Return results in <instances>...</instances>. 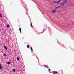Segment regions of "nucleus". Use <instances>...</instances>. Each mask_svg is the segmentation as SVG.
<instances>
[{"instance_id":"obj_2","label":"nucleus","mask_w":74,"mask_h":74,"mask_svg":"<svg viewBox=\"0 0 74 74\" xmlns=\"http://www.w3.org/2000/svg\"><path fill=\"white\" fill-rule=\"evenodd\" d=\"M60 7H61L60 6H58L55 8V9H58V8H60Z\"/></svg>"},{"instance_id":"obj_22","label":"nucleus","mask_w":74,"mask_h":74,"mask_svg":"<svg viewBox=\"0 0 74 74\" xmlns=\"http://www.w3.org/2000/svg\"><path fill=\"white\" fill-rule=\"evenodd\" d=\"M49 71H51V69H49Z\"/></svg>"},{"instance_id":"obj_4","label":"nucleus","mask_w":74,"mask_h":74,"mask_svg":"<svg viewBox=\"0 0 74 74\" xmlns=\"http://www.w3.org/2000/svg\"><path fill=\"white\" fill-rule=\"evenodd\" d=\"M52 12H53V13H55V12H56V10H53L52 11Z\"/></svg>"},{"instance_id":"obj_8","label":"nucleus","mask_w":74,"mask_h":74,"mask_svg":"<svg viewBox=\"0 0 74 74\" xmlns=\"http://www.w3.org/2000/svg\"><path fill=\"white\" fill-rule=\"evenodd\" d=\"M17 61H19V58L17 57Z\"/></svg>"},{"instance_id":"obj_5","label":"nucleus","mask_w":74,"mask_h":74,"mask_svg":"<svg viewBox=\"0 0 74 74\" xmlns=\"http://www.w3.org/2000/svg\"><path fill=\"white\" fill-rule=\"evenodd\" d=\"M60 1H61V0H59L57 2V4H59L60 2Z\"/></svg>"},{"instance_id":"obj_10","label":"nucleus","mask_w":74,"mask_h":74,"mask_svg":"<svg viewBox=\"0 0 74 74\" xmlns=\"http://www.w3.org/2000/svg\"><path fill=\"white\" fill-rule=\"evenodd\" d=\"M11 64V62H8V64Z\"/></svg>"},{"instance_id":"obj_1","label":"nucleus","mask_w":74,"mask_h":74,"mask_svg":"<svg viewBox=\"0 0 74 74\" xmlns=\"http://www.w3.org/2000/svg\"><path fill=\"white\" fill-rule=\"evenodd\" d=\"M56 73L57 74H58V72L56 71H53V74H56Z\"/></svg>"},{"instance_id":"obj_20","label":"nucleus","mask_w":74,"mask_h":74,"mask_svg":"<svg viewBox=\"0 0 74 74\" xmlns=\"http://www.w3.org/2000/svg\"><path fill=\"white\" fill-rule=\"evenodd\" d=\"M4 56H7V55H6V54L5 53L4 55Z\"/></svg>"},{"instance_id":"obj_7","label":"nucleus","mask_w":74,"mask_h":74,"mask_svg":"<svg viewBox=\"0 0 74 74\" xmlns=\"http://www.w3.org/2000/svg\"><path fill=\"white\" fill-rule=\"evenodd\" d=\"M4 48H5V49H6V50H7V47H5V46H4Z\"/></svg>"},{"instance_id":"obj_12","label":"nucleus","mask_w":74,"mask_h":74,"mask_svg":"<svg viewBox=\"0 0 74 74\" xmlns=\"http://www.w3.org/2000/svg\"><path fill=\"white\" fill-rule=\"evenodd\" d=\"M2 68V66H1V64H0V69H1Z\"/></svg>"},{"instance_id":"obj_17","label":"nucleus","mask_w":74,"mask_h":74,"mask_svg":"<svg viewBox=\"0 0 74 74\" xmlns=\"http://www.w3.org/2000/svg\"><path fill=\"white\" fill-rule=\"evenodd\" d=\"M43 32H41V33H39L38 32L37 33V34H41V33H42Z\"/></svg>"},{"instance_id":"obj_16","label":"nucleus","mask_w":74,"mask_h":74,"mask_svg":"<svg viewBox=\"0 0 74 74\" xmlns=\"http://www.w3.org/2000/svg\"><path fill=\"white\" fill-rule=\"evenodd\" d=\"M0 17L1 18L2 17V15L0 13Z\"/></svg>"},{"instance_id":"obj_18","label":"nucleus","mask_w":74,"mask_h":74,"mask_svg":"<svg viewBox=\"0 0 74 74\" xmlns=\"http://www.w3.org/2000/svg\"><path fill=\"white\" fill-rule=\"evenodd\" d=\"M54 3L56 4V3H57V2H56V1H55L54 2Z\"/></svg>"},{"instance_id":"obj_19","label":"nucleus","mask_w":74,"mask_h":74,"mask_svg":"<svg viewBox=\"0 0 74 74\" xmlns=\"http://www.w3.org/2000/svg\"><path fill=\"white\" fill-rule=\"evenodd\" d=\"M64 5V3H62V5Z\"/></svg>"},{"instance_id":"obj_15","label":"nucleus","mask_w":74,"mask_h":74,"mask_svg":"<svg viewBox=\"0 0 74 74\" xmlns=\"http://www.w3.org/2000/svg\"><path fill=\"white\" fill-rule=\"evenodd\" d=\"M13 71H14V72L15 71V69H13Z\"/></svg>"},{"instance_id":"obj_13","label":"nucleus","mask_w":74,"mask_h":74,"mask_svg":"<svg viewBox=\"0 0 74 74\" xmlns=\"http://www.w3.org/2000/svg\"><path fill=\"white\" fill-rule=\"evenodd\" d=\"M31 49L32 51L33 52V48H32V47H31Z\"/></svg>"},{"instance_id":"obj_6","label":"nucleus","mask_w":74,"mask_h":74,"mask_svg":"<svg viewBox=\"0 0 74 74\" xmlns=\"http://www.w3.org/2000/svg\"><path fill=\"white\" fill-rule=\"evenodd\" d=\"M45 68H47V69H49V67L48 66H45Z\"/></svg>"},{"instance_id":"obj_9","label":"nucleus","mask_w":74,"mask_h":74,"mask_svg":"<svg viewBox=\"0 0 74 74\" xmlns=\"http://www.w3.org/2000/svg\"><path fill=\"white\" fill-rule=\"evenodd\" d=\"M19 30L20 33H21V27H19Z\"/></svg>"},{"instance_id":"obj_3","label":"nucleus","mask_w":74,"mask_h":74,"mask_svg":"<svg viewBox=\"0 0 74 74\" xmlns=\"http://www.w3.org/2000/svg\"><path fill=\"white\" fill-rule=\"evenodd\" d=\"M67 1H65L63 2V3H64V4H67Z\"/></svg>"},{"instance_id":"obj_11","label":"nucleus","mask_w":74,"mask_h":74,"mask_svg":"<svg viewBox=\"0 0 74 74\" xmlns=\"http://www.w3.org/2000/svg\"><path fill=\"white\" fill-rule=\"evenodd\" d=\"M7 27H8V28H9V27H10V25H7Z\"/></svg>"},{"instance_id":"obj_14","label":"nucleus","mask_w":74,"mask_h":74,"mask_svg":"<svg viewBox=\"0 0 74 74\" xmlns=\"http://www.w3.org/2000/svg\"><path fill=\"white\" fill-rule=\"evenodd\" d=\"M31 26L32 27H33V25H32V23H31Z\"/></svg>"},{"instance_id":"obj_21","label":"nucleus","mask_w":74,"mask_h":74,"mask_svg":"<svg viewBox=\"0 0 74 74\" xmlns=\"http://www.w3.org/2000/svg\"><path fill=\"white\" fill-rule=\"evenodd\" d=\"M27 47L28 48H29V45H27Z\"/></svg>"}]
</instances>
